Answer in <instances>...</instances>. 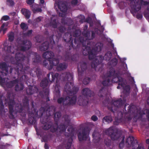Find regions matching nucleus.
I'll return each mask as SVG.
<instances>
[{"label": "nucleus", "instance_id": "49", "mask_svg": "<svg viewBox=\"0 0 149 149\" xmlns=\"http://www.w3.org/2000/svg\"><path fill=\"white\" fill-rule=\"evenodd\" d=\"M90 80L91 78L90 77H86L83 80V83L85 85H87L89 83Z\"/></svg>", "mask_w": 149, "mask_h": 149}, {"label": "nucleus", "instance_id": "26", "mask_svg": "<svg viewBox=\"0 0 149 149\" xmlns=\"http://www.w3.org/2000/svg\"><path fill=\"white\" fill-rule=\"evenodd\" d=\"M31 75L33 77L37 76L38 79H40L42 75L41 72L40 70L37 68L35 70H32L30 72Z\"/></svg>", "mask_w": 149, "mask_h": 149}, {"label": "nucleus", "instance_id": "6", "mask_svg": "<svg viewBox=\"0 0 149 149\" xmlns=\"http://www.w3.org/2000/svg\"><path fill=\"white\" fill-rule=\"evenodd\" d=\"M55 91L56 97L57 98V102L58 104H62L63 106L73 105L75 104L77 99V97L75 95H74L71 97L69 96H66L65 98L60 97V91L58 87L57 90L56 87Z\"/></svg>", "mask_w": 149, "mask_h": 149}, {"label": "nucleus", "instance_id": "60", "mask_svg": "<svg viewBox=\"0 0 149 149\" xmlns=\"http://www.w3.org/2000/svg\"><path fill=\"white\" fill-rule=\"evenodd\" d=\"M71 3L72 5L75 6L78 3V0H72Z\"/></svg>", "mask_w": 149, "mask_h": 149}, {"label": "nucleus", "instance_id": "38", "mask_svg": "<svg viewBox=\"0 0 149 149\" xmlns=\"http://www.w3.org/2000/svg\"><path fill=\"white\" fill-rule=\"evenodd\" d=\"M24 88V85L22 83L16 84L15 87V90L16 91L22 90Z\"/></svg>", "mask_w": 149, "mask_h": 149}, {"label": "nucleus", "instance_id": "53", "mask_svg": "<svg viewBox=\"0 0 149 149\" xmlns=\"http://www.w3.org/2000/svg\"><path fill=\"white\" fill-rule=\"evenodd\" d=\"M10 19V18L7 15H4L2 17L1 19L6 21L9 20Z\"/></svg>", "mask_w": 149, "mask_h": 149}, {"label": "nucleus", "instance_id": "50", "mask_svg": "<svg viewBox=\"0 0 149 149\" xmlns=\"http://www.w3.org/2000/svg\"><path fill=\"white\" fill-rule=\"evenodd\" d=\"M20 27L23 30H27L28 29L27 25L24 23H22L20 24Z\"/></svg>", "mask_w": 149, "mask_h": 149}, {"label": "nucleus", "instance_id": "43", "mask_svg": "<svg viewBox=\"0 0 149 149\" xmlns=\"http://www.w3.org/2000/svg\"><path fill=\"white\" fill-rule=\"evenodd\" d=\"M14 112V109H9L8 116L10 119H13L15 118V116L13 114V113Z\"/></svg>", "mask_w": 149, "mask_h": 149}, {"label": "nucleus", "instance_id": "41", "mask_svg": "<svg viewBox=\"0 0 149 149\" xmlns=\"http://www.w3.org/2000/svg\"><path fill=\"white\" fill-rule=\"evenodd\" d=\"M8 103L9 109H14L13 107L15 104V102L14 100L10 99Z\"/></svg>", "mask_w": 149, "mask_h": 149}, {"label": "nucleus", "instance_id": "47", "mask_svg": "<svg viewBox=\"0 0 149 149\" xmlns=\"http://www.w3.org/2000/svg\"><path fill=\"white\" fill-rule=\"evenodd\" d=\"M81 33V32L79 29H77L73 33V36L74 37H77L79 36Z\"/></svg>", "mask_w": 149, "mask_h": 149}, {"label": "nucleus", "instance_id": "27", "mask_svg": "<svg viewBox=\"0 0 149 149\" xmlns=\"http://www.w3.org/2000/svg\"><path fill=\"white\" fill-rule=\"evenodd\" d=\"M0 69L2 71H5L6 73H4L5 75L6 76L8 73V68L6 63L2 62L0 63Z\"/></svg>", "mask_w": 149, "mask_h": 149}, {"label": "nucleus", "instance_id": "39", "mask_svg": "<svg viewBox=\"0 0 149 149\" xmlns=\"http://www.w3.org/2000/svg\"><path fill=\"white\" fill-rule=\"evenodd\" d=\"M23 105L24 107L26 108H28L29 105V99L28 97L25 96L22 100Z\"/></svg>", "mask_w": 149, "mask_h": 149}, {"label": "nucleus", "instance_id": "13", "mask_svg": "<svg viewBox=\"0 0 149 149\" xmlns=\"http://www.w3.org/2000/svg\"><path fill=\"white\" fill-rule=\"evenodd\" d=\"M106 132L110 136L111 139L113 140H117L121 136L118 130L113 126L107 129Z\"/></svg>", "mask_w": 149, "mask_h": 149}, {"label": "nucleus", "instance_id": "22", "mask_svg": "<svg viewBox=\"0 0 149 149\" xmlns=\"http://www.w3.org/2000/svg\"><path fill=\"white\" fill-rule=\"evenodd\" d=\"M103 46V44L102 43L98 42L95 44V47L92 49V52H93L95 57L97 52L101 51Z\"/></svg>", "mask_w": 149, "mask_h": 149}, {"label": "nucleus", "instance_id": "33", "mask_svg": "<svg viewBox=\"0 0 149 149\" xmlns=\"http://www.w3.org/2000/svg\"><path fill=\"white\" fill-rule=\"evenodd\" d=\"M111 83V78L108 76L104 80L102 83L104 86H110Z\"/></svg>", "mask_w": 149, "mask_h": 149}, {"label": "nucleus", "instance_id": "15", "mask_svg": "<svg viewBox=\"0 0 149 149\" xmlns=\"http://www.w3.org/2000/svg\"><path fill=\"white\" fill-rule=\"evenodd\" d=\"M126 104L124 106V108L126 111L124 113L125 115V118L127 119L128 120H131L132 119V117L131 116L135 112V110L136 109V107L134 105H130L129 106L126 110V107L128 105Z\"/></svg>", "mask_w": 149, "mask_h": 149}, {"label": "nucleus", "instance_id": "17", "mask_svg": "<svg viewBox=\"0 0 149 149\" xmlns=\"http://www.w3.org/2000/svg\"><path fill=\"white\" fill-rule=\"evenodd\" d=\"M67 131L69 133L65 132V135L69 137V138L67 143L66 147V148L69 149L70 148L71 146L73 141L72 137L74 135L75 130L74 128L73 127H71L68 129Z\"/></svg>", "mask_w": 149, "mask_h": 149}, {"label": "nucleus", "instance_id": "55", "mask_svg": "<svg viewBox=\"0 0 149 149\" xmlns=\"http://www.w3.org/2000/svg\"><path fill=\"white\" fill-rule=\"evenodd\" d=\"M125 3L123 2H120L119 3V6H120V7L121 8H124L125 5Z\"/></svg>", "mask_w": 149, "mask_h": 149}, {"label": "nucleus", "instance_id": "21", "mask_svg": "<svg viewBox=\"0 0 149 149\" xmlns=\"http://www.w3.org/2000/svg\"><path fill=\"white\" fill-rule=\"evenodd\" d=\"M89 130L87 127L82 128V132H79L78 134V137L79 141H81L87 139V134L89 132Z\"/></svg>", "mask_w": 149, "mask_h": 149}, {"label": "nucleus", "instance_id": "34", "mask_svg": "<svg viewBox=\"0 0 149 149\" xmlns=\"http://www.w3.org/2000/svg\"><path fill=\"white\" fill-rule=\"evenodd\" d=\"M55 16L53 15L52 17L51 18V21L50 24L53 28L54 29L57 28V23L56 22V19L55 18Z\"/></svg>", "mask_w": 149, "mask_h": 149}, {"label": "nucleus", "instance_id": "23", "mask_svg": "<svg viewBox=\"0 0 149 149\" xmlns=\"http://www.w3.org/2000/svg\"><path fill=\"white\" fill-rule=\"evenodd\" d=\"M59 74L58 73H54L53 72H50L47 75V77L51 83L54 82L56 80V82H57L58 77Z\"/></svg>", "mask_w": 149, "mask_h": 149}, {"label": "nucleus", "instance_id": "59", "mask_svg": "<svg viewBox=\"0 0 149 149\" xmlns=\"http://www.w3.org/2000/svg\"><path fill=\"white\" fill-rule=\"evenodd\" d=\"M21 79H22V80L25 81L28 79V77L25 75H24L22 76Z\"/></svg>", "mask_w": 149, "mask_h": 149}, {"label": "nucleus", "instance_id": "12", "mask_svg": "<svg viewBox=\"0 0 149 149\" xmlns=\"http://www.w3.org/2000/svg\"><path fill=\"white\" fill-rule=\"evenodd\" d=\"M57 28L59 33L58 32L57 35L54 36L53 35L49 38V43L51 44L52 46L55 44L56 42H58V41L62 36V33H64L66 29L65 27L63 26H61Z\"/></svg>", "mask_w": 149, "mask_h": 149}, {"label": "nucleus", "instance_id": "14", "mask_svg": "<svg viewBox=\"0 0 149 149\" xmlns=\"http://www.w3.org/2000/svg\"><path fill=\"white\" fill-rule=\"evenodd\" d=\"M88 28L87 25H85L83 28L82 34L84 36L85 40H91L93 39L95 37V33L93 31H86Z\"/></svg>", "mask_w": 149, "mask_h": 149}, {"label": "nucleus", "instance_id": "1", "mask_svg": "<svg viewBox=\"0 0 149 149\" xmlns=\"http://www.w3.org/2000/svg\"><path fill=\"white\" fill-rule=\"evenodd\" d=\"M72 36L71 33H65L64 36V40L66 42L68 46L66 48L65 51L63 54V56L65 61H74L76 60L75 57V55H72V52L73 48L76 49L80 47L81 44L83 46L82 52L84 56L88 55V58L90 60L93 59L95 56L92 49L91 50V42L90 40H85L83 37H79V38H75L73 40H72Z\"/></svg>", "mask_w": 149, "mask_h": 149}, {"label": "nucleus", "instance_id": "56", "mask_svg": "<svg viewBox=\"0 0 149 149\" xmlns=\"http://www.w3.org/2000/svg\"><path fill=\"white\" fill-rule=\"evenodd\" d=\"M140 3L141 4H143L144 6L148 5L149 3L147 1H144L143 0H140Z\"/></svg>", "mask_w": 149, "mask_h": 149}, {"label": "nucleus", "instance_id": "19", "mask_svg": "<svg viewBox=\"0 0 149 149\" xmlns=\"http://www.w3.org/2000/svg\"><path fill=\"white\" fill-rule=\"evenodd\" d=\"M87 69V64L86 63L81 62L79 63L78 66V71L79 79L81 80L82 79L84 72Z\"/></svg>", "mask_w": 149, "mask_h": 149}, {"label": "nucleus", "instance_id": "58", "mask_svg": "<svg viewBox=\"0 0 149 149\" xmlns=\"http://www.w3.org/2000/svg\"><path fill=\"white\" fill-rule=\"evenodd\" d=\"M34 0H27L26 3L27 4L31 6L34 3Z\"/></svg>", "mask_w": 149, "mask_h": 149}, {"label": "nucleus", "instance_id": "61", "mask_svg": "<svg viewBox=\"0 0 149 149\" xmlns=\"http://www.w3.org/2000/svg\"><path fill=\"white\" fill-rule=\"evenodd\" d=\"M7 2L9 3L10 6H13L14 5V2L13 0H7Z\"/></svg>", "mask_w": 149, "mask_h": 149}, {"label": "nucleus", "instance_id": "10", "mask_svg": "<svg viewBox=\"0 0 149 149\" xmlns=\"http://www.w3.org/2000/svg\"><path fill=\"white\" fill-rule=\"evenodd\" d=\"M65 122L64 124H61L59 126L57 122H55L50 130V131L52 132H56L58 129L60 132H63L66 131V127L70 125V120L68 116L65 115L64 116Z\"/></svg>", "mask_w": 149, "mask_h": 149}, {"label": "nucleus", "instance_id": "30", "mask_svg": "<svg viewBox=\"0 0 149 149\" xmlns=\"http://www.w3.org/2000/svg\"><path fill=\"white\" fill-rule=\"evenodd\" d=\"M49 81L47 78H45L43 79L40 83V86L43 88V90H45L49 84Z\"/></svg>", "mask_w": 149, "mask_h": 149}, {"label": "nucleus", "instance_id": "46", "mask_svg": "<svg viewBox=\"0 0 149 149\" xmlns=\"http://www.w3.org/2000/svg\"><path fill=\"white\" fill-rule=\"evenodd\" d=\"M8 40L10 42H12L14 39V34L13 32H11L8 35Z\"/></svg>", "mask_w": 149, "mask_h": 149}, {"label": "nucleus", "instance_id": "51", "mask_svg": "<svg viewBox=\"0 0 149 149\" xmlns=\"http://www.w3.org/2000/svg\"><path fill=\"white\" fill-rule=\"evenodd\" d=\"M45 59L43 61L42 64L44 67H46L47 69V67L48 65H50V64H49V65H48L49 59Z\"/></svg>", "mask_w": 149, "mask_h": 149}, {"label": "nucleus", "instance_id": "32", "mask_svg": "<svg viewBox=\"0 0 149 149\" xmlns=\"http://www.w3.org/2000/svg\"><path fill=\"white\" fill-rule=\"evenodd\" d=\"M21 12L22 14L24 15L26 19H29L30 17L31 13L29 10L25 8H23L21 9Z\"/></svg>", "mask_w": 149, "mask_h": 149}, {"label": "nucleus", "instance_id": "40", "mask_svg": "<svg viewBox=\"0 0 149 149\" xmlns=\"http://www.w3.org/2000/svg\"><path fill=\"white\" fill-rule=\"evenodd\" d=\"M107 89L104 87H102L101 89L98 92V95L100 97H102L103 95H105L106 93Z\"/></svg>", "mask_w": 149, "mask_h": 149}, {"label": "nucleus", "instance_id": "57", "mask_svg": "<svg viewBox=\"0 0 149 149\" xmlns=\"http://www.w3.org/2000/svg\"><path fill=\"white\" fill-rule=\"evenodd\" d=\"M104 143L107 146H109L110 145V141L109 140L105 139L104 141Z\"/></svg>", "mask_w": 149, "mask_h": 149}, {"label": "nucleus", "instance_id": "42", "mask_svg": "<svg viewBox=\"0 0 149 149\" xmlns=\"http://www.w3.org/2000/svg\"><path fill=\"white\" fill-rule=\"evenodd\" d=\"M35 54H36V56L35 58H33V61L35 63H39L41 61V58L39 55L37 54L36 53Z\"/></svg>", "mask_w": 149, "mask_h": 149}, {"label": "nucleus", "instance_id": "52", "mask_svg": "<svg viewBox=\"0 0 149 149\" xmlns=\"http://www.w3.org/2000/svg\"><path fill=\"white\" fill-rule=\"evenodd\" d=\"M33 31L32 30H30L24 33V35L26 36H29L32 33Z\"/></svg>", "mask_w": 149, "mask_h": 149}, {"label": "nucleus", "instance_id": "36", "mask_svg": "<svg viewBox=\"0 0 149 149\" xmlns=\"http://www.w3.org/2000/svg\"><path fill=\"white\" fill-rule=\"evenodd\" d=\"M16 49L14 46L12 45L8 46L7 48L6 52L7 53L10 54H14Z\"/></svg>", "mask_w": 149, "mask_h": 149}, {"label": "nucleus", "instance_id": "3", "mask_svg": "<svg viewBox=\"0 0 149 149\" xmlns=\"http://www.w3.org/2000/svg\"><path fill=\"white\" fill-rule=\"evenodd\" d=\"M60 79L63 81H68L64 86V91L69 95L76 94L79 88L74 86L73 83L70 81L73 79V75L69 72H65L60 76Z\"/></svg>", "mask_w": 149, "mask_h": 149}, {"label": "nucleus", "instance_id": "44", "mask_svg": "<svg viewBox=\"0 0 149 149\" xmlns=\"http://www.w3.org/2000/svg\"><path fill=\"white\" fill-rule=\"evenodd\" d=\"M61 116V113L59 112H56L54 114V117L56 122H57L59 118Z\"/></svg>", "mask_w": 149, "mask_h": 149}, {"label": "nucleus", "instance_id": "16", "mask_svg": "<svg viewBox=\"0 0 149 149\" xmlns=\"http://www.w3.org/2000/svg\"><path fill=\"white\" fill-rule=\"evenodd\" d=\"M40 122L44 125L42 128L45 130H47L50 128V130L52 127L53 123L50 120V117L49 116H46L42 119H40Z\"/></svg>", "mask_w": 149, "mask_h": 149}, {"label": "nucleus", "instance_id": "11", "mask_svg": "<svg viewBox=\"0 0 149 149\" xmlns=\"http://www.w3.org/2000/svg\"><path fill=\"white\" fill-rule=\"evenodd\" d=\"M112 54L111 52L108 51L105 54L104 56L101 55L98 56L94 61L92 62L91 64V66L92 68L96 69L98 65L101 63L103 60L107 61L111 58Z\"/></svg>", "mask_w": 149, "mask_h": 149}, {"label": "nucleus", "instance_id": "64", "mask_svg": "<svg viewBox=\"0 0 149 149\" xmlns=\"http://www.w3.org/2000/svg\"><path fill=\"white\" fill-rule=\"evenodd\" d=\"M137 149H145V148L143 145L139 144Z\"/></svg>", "mask_w": 149, "mask_h": 149}, {"label": "nucleus", "instance_id": "18", "mask_svg": "<svg viewBox=\"0 0 149 149\" xmlns=\"http://www.w3.org/2000/svg\"><path fill=\"white\" fill-rule=\"evenodd\" d=\"M54 8L57 10L58 9L63 12H65L67 10L66 5L63 1L59 0H55L54 5Z\"/></svg>", "mask_w": 149, "mask_h": 149}, {"label": "nucleus", "instance_id": "62", "mask_svg": "<svg viewBox=\"0 0 149 149\" xmlns=\"http://www.w3.org/2000/svg\"><path fill=\"white\" fill-rule=\"evenodd\" d=\"M143 17V16L142 14H137L136 15V17L137 19H141Z\"/></svg>", "mask_w": 149, "mask_h": 149}, {"label": "nucleus", "instance_id": "5", "mask_svg": "<svg viewBox=\"0 0 149 149\" xmlns=\"http://www.w3.org/2000/svg\"><path fill=\"white\" fill-rule=\"evenodd\" d=\"M15 58L16 61V64L17 66L16 71L17 74L19 75L22 72L26 73V72L29 71V67L27 65L24 68V64L25 62L26 59H27V63H29V59L27 58L23 54L17 52L16 53Z\"/></svg>", "mask_w": 149, "mask_h": 149}, {"label": "nucleus", "instance_id": "63", "mask_svg": "<svg viewBox=\"0 0 149 149\" xmlns=\"http://www.w3.org/2000/svg\"><path fill=\"white\" fill-rule=\"evenodd\" d=\"M91 118L94 121H96L98 120V118L95 115L92 116Z\"/></svg>", "mask_w": 149, "mask_h": 149}, {"label": "nucleus", "instance_id": "48", "mask_svg": "<svg viewBox=\"0 0 149 149\" xmlns=\"http://www.w3.org/2000/svg\"><path fill=\"white\" fill-rule=\"evenodd\" d=\"M103 120L105 122L109 123L112 121V119L111 117L107 116L104 117L103 118Z\"/></svg>", "mask_w": 149, "mask_h": 149}, {"label": "nucleus", "instance_id": "8", "mask_svg": "<svg viewBox=\"0 0 149 149\" xmlns=\"http://www.w3.org/2000/svg\"><path fill=\"white\" fill-rule=\"evenodd\" d=\"M46 110V107H41L37 111L36 109L34 108L33 109L34 113L32 112H29L28 114L29 123L30 124H34L36 121L35 115L38 118H41L45 113Z\"/></svg>", "mask_w": 149, "mask_h": 149}, {"label": "nucleus", "instance_id": "31", "mask_svg": "<svg viewBox=\"0 0 149 149\" xmlns=\"http://www.w3.org/2000/svg\"><path fill=\"white\" fill-rule=\"evenodd\" d=\"M49 45V42L47 41H45L44 42L39 46V50L41 51H46L48 49Z\"/></svg>", "mask_w": 149, "mask_h": 149}, {"label": "nucleus", "instance_id": "35", "mask_svg": "<svg viewBox=\"0 0 149 149\" xmlns=\"http://www.w3.org/2000/svg\"><path fill=\"white\" fill-rule=\"evenodd\" d=\"M15 110L17 112H22L23 110V108L21 104L18 103L16 104Z\"/></svg>", "mask_w": 149, "mask_h": 149}, {"label": "nucleus", "instance_id": "9", "mask_svg": "<svg viewBox=\"0 0 149 149\" xmlns=\"http://www.w3.org/2000/svg\"><path fill=\"white\" fill-rule=\"evenodd\" d=\"M54 54L51 51H47L44 52L42 54V57L45 59H49L50 65H48L47 69L50 70L52 69L54 65H56L59 63L58 58H54Z\"/></svg>", "mask_w": 149, "mask_h": 149}, {"label": "nucleus", "instance_id": "45", "mask_svg": "<svg viewBox=\"0 0 149 149\" xmlns=\"http://www.w3.org/2000/svg\"><path fill=\"white\" fill-rule=\"evenodd\" d=\"M30 7L31 10L34 13H36L37 12H41L42 10L41 8H36L35 6L34 5H32L30 6Z\"/></svg>", "mask_w": 149, "mask_h": 149}, {"label": "nucleus", "instance_id": "20", "mask_svg": "<svg viewBox=\"0 0 149 149\" xmlns=\"http://www.w3.org/2000/svg\"><path fill=\"white\" fill-rule=\"evenodd\" d=\"M32 43L28 40H24L21 41L20 46L18 47L21 51H25L29 50L31 47Z\"/></svg>", "mask_w": 149, "mask_h": 149}, {"label": "nucleus", "instance_id": "2", "mask_svg": "<svg viewBox=\"0 0 149 149\" xmlns=\"http://www.w3.org/2000/svg\"><path fill=\"white\" fill-rule=\"evenodd\" d=\"M120 73L118 70H115L112 67H111L108 73L109 77H112L111 81L115 83L119 82L118 85L123 88V92L126 96L129 95L130 93V87L129 85H127L125 86V84L124 82L123 79L120 76Z\"/></svg>", "mask_w": 149, "mask_h": 149}, {"label": "nucleus", "instance_id": "24", "mask_svg": "<svg viewBox=\"0 0 149 149\" xmlns=\"http://www.w3.org/2000/svg\"><path fill=\"white\" fill-rule=\"evenodd\" d=\"M38 91V89L36 86H30L26 89V93L28 95H31Z\"/></svg>", "mask_w": 149, "mask_h": 149}, {"label": "nucleus", "instance_id": "7", "mask_svg": "<svg viewBox=\"0 0 149 149\" xmlns=\"http://www.w3.org/2000/svg\"><path fill=\"white\" fill-rule=\"evenodd\" d=\"M82 95L78 98V104L80 106H85L88 104L89 102V97L93 96L94 92L88 88H85L82 91Z\"/></svg>", "mask_w": 149, "mask_h": 149}, {"label": "nucleus", "instance_id": "37", "mask_svg": "<svg viewBox=\"0 0 149 149\" xmlns=\"http://www.w3.org/2000/svg\"><path fill=\"white\" fill-rule=\"evenodd\" d=\"M118 59L116 58H113L108 63V65L112 66H116L118 63Z\"/></svg>", "mask_w": 149, "mask_h": 149}, {"label": "nucleus", "instance_id": "54", "mask_svg": "<svg viewBox=\"0 0 149 149\" xmlns=\"http://www.w3.org/2000/svg\"><path fill=\"white\" fill-rule=\"evenodd\" d=\"M5 26L4 23H3L1 27V29L3 31V33L4 34L5 33L6 31L7 30V28H4V27Z\"/></svg>", "mask_w": 149, "mask_h": 149}, {"label": "nucleus", "instance_id": "29", "mask_svg": "<svg viewBox=\"0 0 149 149\" xmlns=\"http://www.w3.org/2000/svg\"><path fill=\"white\" fill-rule=\"evenodd\" d=\"M59 63L55 66H56V69L58 71H61L67 68V65L65 63Z\"/></svg>", "mask_w": 149, "mask_h": 149}, {"label": "nucleus", "instance_id": "4", "mask_svg": "<svg viewBox=\"0 0 149 149\" xmlns=\"http://www.w3.org/2000/svg\"><path fill=\"white\" fill-rule=\"evenodd\" d=\"M125 102V100L124 99L122 100L121 98H119L118 100H112L111 102V107H108L109 110L111 111L116 115L118 118L117 119L116 118V121L114 122V124L118 125L119 124L118 122L121 121V120L123 117V114L121 111L118 110L119 107L123 106Z\"/></svg>", "mask_w": 149, "mask_h": 149}, {"label": "nucleus", "instance_id": "25", "mask_svg": "<svg viewBox=\"0 0 149 149\" xmlns=\"http://www.w3.org/2000/svg\"><path fill=\"white\" fill-rule=\"evenodd\" d=\"M39 94L42 98H46L47 102L50 101L49 95V88H47L44 90H43L39 93Z\"/></svg>", "mask_w": 149, "mask_h": 149}, {"label": "nucleus", "instance_id": "28", "mask_svg": "<svg viewBox=\"0 0 149 149\" xmlns=\"http://www.w3.org/2000/svg\"><path fill=\"white\" fill-rule=\"evenodd\" d=\"M134 136H130L126 140V143L127 144L128 146H131L133 147L134 146Z\"/></svg>", "mask_w": 149, "mask_h": 149}]
</instances>
